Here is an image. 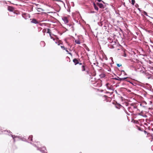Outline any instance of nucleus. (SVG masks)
I'll list each match as a JSON object with an SVG mask.
<instances>
[{"label":"nucleus","instance_id":"obj_1","mask_svg":"<svg viewBox=\"0 0 153 153\" xmlns=\"http://www.w3.org/2000/svg\"><path fill=\"white\" fill-rule=\"evenodd\" d=\"M53 40L55 42V43L57 44L58 45H59L60 44L62 45V42L59 40V39H53Z\"/></svg>","mask_w":153,"mask_h":153},{"label":"nucleus","instance_id":"obj_2","mask_svg":"<svg viewBox=\"0 0 153 153\" xmlns=\"http://www.w3.org/2000/svg\"><path fill=\"white\" fill-rule=\"evenodd\" d=\"M109 42L111 43V45H114L116 43L115 39H108Z\"/></svg>","mask_w":153,"mask_h":153},{"label":"nucleus","instance_id":"obj_3","mask_svg":"<svg viewBox=\"0 0 153 153\" xmlns=\"http://www.w3.org/2000/svg\"><path fill=\"white\" fill-rule=\"evenodd\" d=\"M97 4L100 8H104V6L101 3H97Z\"/></svg>","mask_w":153,"mask_h":153},{"label":"nucleus","instance_id":"obj_4","mask_svg":"<svg viewBox=\"0 0 153 153\" xmlns=\"http://www.w3.org/2000/svg\"><path fill=\"white\" fill-rule=\"evenodd\" d=\"M73 61L75 63V65H76V64L79 63V62L78 60L76 59H73Z\"/></svg>","mask_w":153,"mask_h":153},{"label":"nucleus","instance_id":"obj_5","mask_svg":"<svg viewBox=\"0 0 153 153\" xmlns=\"http://www.w3.org/2000/svg\"><path fill=\"white\" fill-rule=\"evenodd\" d=\"M12 137H13V139L14 140V141H15L16 140V138H19V137L17 136H14L13 135H12V134H11Z\"/></svg>","mask_w":153,"mask_h":153},{"label":"nucleus","instance_id":"obj_6","mask_svg":"<svg viewBox=\"0 0 153 153\" xmlns=\"http://www.w3.org/2000/svg\"><path fill=\"white\" fill-rule=\"evenodd\" d=\"M63 20L65 23L68 22V21L66 17H64L63 18Z\"/></svg>","mask_w":153,"mask_h":153},{"label":"nucleus","instance_id":"obj_7","mask_svg":"<svg viewBox=\"0 0 153 153\" xmlns=\"http://www.w3.org/2000/svg\"><path fill=\"white\" fill-rule=\"evenodd\" d=\"M8 9L9 10L12 11L13 10V8L11 7H9L8 8Z\"/></svg>","mask_w":153,"mask_h":153},{"label":"nucleus","instance_id":"obj_8","mask_svg":"<svg viewBox=\"0 0 153 153\" xmlns=\"http://www.w3.org/2000/svg\"><path fill=\"white\" fill-rule=\"evenodd\" d=\"M75 42L76 44H79L80 43L79 40L77 39L75 40Z\"/></svg>","mask_w":153,"mask_h":153},{"label":"nucleus","instance_id":"obj_9","mask_svg":"<svg viewBox=\"0 0 153 153\" xmlns=\"http://www.w3.org/2000/svg\"><path fill=\"white\" fill-rule=\"evenodd\" d=\"M32 22L34 23H38V22H37V21L34 19H33L32 20V21L31 22Z\"/></svg>","mask_w":153,"mask_h":153},{"label":"nucleus","instance_id":"obj_10","mask_svg":"<svg viewBox=\"0 0 153 153\" xmlns=\"http://www.w3.org/2000/svg\"><path fill=\"white\" fill-rule=\"evenodd\" d=\"M94 7L95 10H98V7L96 6L95 4L94 3Z\"/></svg>","mask_w":153,"mask_h":153},{"label":"nucleus","instance_id":"obj_11","mask_svg":"<svg viewBox=\"0 0 153 153\" xmlns=\"http://www.w3.org/2000/svg\"><path fill=\"white\" fill-rule=\"evenodd\" d=\"M40 44L42 46H45V43L44 41H42L40 43Z\"/></svg>","mask_w":153,"mask_h":153},{"label":"nucleus","instance_id":"obj_12","mask_svg":"<svg viewBox=\"0 0 153 153\" xmlns=\"http://www.w3.org/2000/svg\"><path fill=\"white\" fill-rule=\"evenodd\" d=\"M82 71H85V68L84 65H83L82 66Z\"/></svg>","mask_w":153,"mask_h":153},{"label":"nucleus","instance_id":"obj_13","mask_svg":"<svg viewBox=\"0 0 153 153\" xmlns=\"http://www.w3.org/2000/svg\"><path fill=\"white\" fill-rule=\"evenodd\" d=\"M28 139H30V140L32 141V136H31V135L29 136V137L28 138Z\"/></svg>","mask_w":153,"mask_h":153},{"label":"nucleus","instance_id":"obj_14","mask_svg":"<svg viewBox=\"0 0 153 153\" xmlns=\"http://www.w3.org/2000/svg\"><path fill=\"white\" fill-rule=\"evenodd\" d=\"M132 4L133 5L135 3V1L134 0H131Z\"/></svg>","mask_w":153,"mask_h":153},{"label":"nucleus","instance_id":"obj_15","mask_svg":"<svg viewBox=\"0 0 153 153\" xmlns=\"http://www.w3.org/2000/svg\"><path fill=\"white\" fill-rule=\"evenodd\" d=\"M116 79L117 80H120V81L123 80H122V78H118V79Z\"/></svg>","mask_w":153,"mask_h":153},{"label":"nucleus","instance_id":"obj_16","mask_svg":"<svg viewBox=\"0 0 153 153\" xmlns=\"http://www.w3.org/2000/svg\"><path fill=\"white\" fill-rule=\"evenodd\" d=\"M117 66L118 67H120V66H121V64H117Z\"/></svg>","mask_w":153,"mask_h":153},{"label":"nucleus","instance_id":"obj_17","mask_svg":"<svg viewBox=\"0 0 153 153\" xmlns=\"http://www.w3.org/2000/svg\"><path fill=\"white\" fill-rule=\"evenodd\" d=\"M122 72H123L124 73V74L125 75H127V74L125 73V72L124 71H122Z\"/></svg>","mask_w":153,"mask_h":153},{"label":"nucleus","instance_id":"obj_18","mask_svg":"<svg viewBox=\"0 0 153 153\" xmlns=\"http://www.w3.org/2000/svg\"><path fill=\"white\" fill-rule=\"evenodd\" d=\"M127 78V77L122 78V80H125Z\"/></svg>","mask_w":153,"mask_h":153},{"label":"nucleus","instance_id":"obj_19","mask_svg":"<svg viewBox=\"0 0 153 153\" xmlns=\"http://www.w3.org/2000/svg\"><path fill=\"white\" fill-rule=\"evenodd\" d=\"M61 48H62V49H63L64 50H65V47L64 46H61Z\"/></svg>","mask_w":153,"mask_h":153},{"label":"nucleus","instance_id":"obj_20","mask_svg":"<svg viewBox=\"0 0 153 153\" xmlns=\"http://www.w3.org/2000/svg\"><path fill=\"white\" fill-rule=\"evenodd\" d=\"M43 149H43L42 150H41V151H43L44 152H45V148H43Z\"/></svg>","mask_w":153,"mask_h":153},{"label":"nucleus","instance_id":"obj_21","mask_svg":"<svg viewBox=\"0 0 153 153\" xmlns=\"http://www.w3.org/2000/svg\"><path fill=\"white\" fill-rule=\"evenodd\" d=\"M65 50L67 52H68V51L66 49H65Z\"/></svg>","mask_w":153,"mask_h":153},{"label":"nucleus","instance_id":"obj_22","mask_svg":"<svg viewBox=\"0 0 153 153\" xmlns=\"http://www.w3.org/2000/svg\"><path fill=\"white\" fill-rule=\"evenodd\" d=\"M112 59H113V58H112V57H111L110 58V59H111V60H112Z\"/></svg>","mask_w":153,"mask_h":153},{"label":"nucleus","instance_id":"obj_23","mask_svg":"<svg viewBox=\"0 0 153 153\" xmlns=\"http://www.w3.org/2000/svg\"><path fill=\"white\" fill-rule=\"evenodd\" d=\"M99 2H100L102 1L101 0H97Z\"/></svg>","mask_w":153,"mask_h":153},{"label":"nucleus","instance_id":"obj_24","mask_svg":"<svg viewBox=\"0 0 153 153\" xmlns=\"http://www.w3.org/2000/svg\"><path fill=\"white\" fill-rule=\"evenodd\" d=\"M124 56H125V57H126V54H125V53L124 54Z\"/></svg>","mask_w":153,"mask_h":153},{"label":"nucleus","instance_id":"obj_25","mask_svg":"<svg viewBox=\"0 0 153 153\" xmlns=\"http://www.w3.org/2000/svg\"><path fill=\"white\" fill-rule=\"evenodd\" d=\"M80 65H81L82 64V63H79Z\"/></svg>","mask_w":153,"mask_h":153},{"label":"nucleus","instance_id":"obj_26","mask_svg":"<svg viewBox=\"0 0 153 153\" xmlns=\"http://www.w3.org/2000/svg\"><path fill=\"white\" fill-rule=\"evenodd\" d=\"M108 84H106V85H108Z\"/></svg>","mask_w":153,"mask_h":153},{"label":"nucleus","instance_id":"obj_27","mask_svg":"<svg viewBox=\"0 0 153 153\" xmlns=\"http://www.w3.org/2000/svg\"><path fill=\"white\" fill-rule=\"evenodd\" d=\"M69 54H70V55H71V53H69Z\"/></svg>","mask_w":153,"mask_h":153},{"label":"nucleus","instance_id":"obj_28","mask_svg":"<svg viewBox=\"0 0 153 153\" xmlns=\"http://www.w3.org/2000/svg\"><path fill=\"white\" fill-rule=\"evenodd\" d=\"M7 132H9V131H7Z\"/></svg>","mask_w":153,"mask_h":153},{"label":"nucleus","instance_id":"obj_29","mask_svg":"<svg viewBox=\"0 0 153 153\" xmlns=\"http://www.w3.org/2000/svg\"><path fill=\"white\" fill-rule=\"evenodd\" d=\"M145 104H146V102H145Z\"/></svg>","mask_w":153,"mask_h":153},{"label":"nucleus","instance_id":"obj_30","mask_svg":"<svg viewBox=\"0 0 153 153\" xmlns=\"http://www.w3.org/2000/svg\"><path fill=\"white\" fill-rule=\"evenodd\" d=\"M129 0V1L130 2V0Z\"/></svg>","mask_w":153,"mask_h":153}]
</instances>
